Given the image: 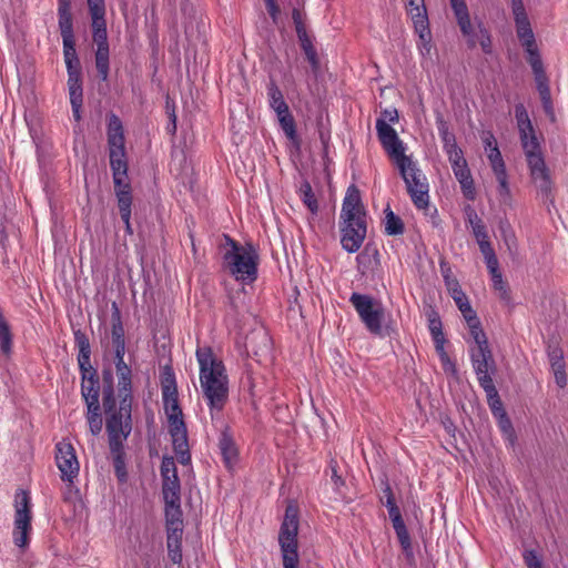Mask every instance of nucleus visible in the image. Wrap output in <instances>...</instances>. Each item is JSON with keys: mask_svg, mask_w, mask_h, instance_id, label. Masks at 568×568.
<instances>
[{"mask_svg": "<svg viewBox=\"0 0 568 568\" xmlns=\"http://www.w3.org/2000/svg\"><path fill=\"white\" fill-rule=\"evenodd\" d=\"M195 356L201 392L211 416L214 417L223 410L229 399L230 382L226 368L210 346H199Z\"/></svg>", "mask_w": 568, "mask_h": 568, "instance_id": "obj_1", "label": "nucleus"}, {"mask_svg": "<svg viewBox=\"0 0 568 568\" xmlns=\"http://www.w3.org/2000/svg\"><path fill=\"white\" fill-rule=\"evenodd\" d=\"M384 135L387 140H383V149L398 169L414 205L418 210L427 209L429 185L426 175L413 156L406 154L407 146L399 136L393 134L392 131H387Z\"/></svg>", "mask_w": 568, "mask_h": 568, "instance_id": "obj_2", "label": "nucleus"}, {"mask_svg": "<svg viewBox=\"0 0 568 568\" xmlns=\"http://www.w3.org/2000/svg\"><path fill=\"white\" fill-rule=\"evenodd\" d=\"M341 219L343 220L342 246L348 253H355L365 240L366 222L359 191L354 185L347 189L342 205Z\"/></svg>", "mask_w": 568, "mask_h": 568, "instance_id": "obj_3", "label": "nucleus"}, {"mask_svg": "<svg viewBox=\"0 0 568 568\" xmlns=\"http://www.w3.org/2000/svg\"><path fill=\"white\" fill-rule=\"evenodd\" d=\"M230 247L223 255L225 268L236 281L251 284L257 278V265L260 261L256 248L251 245H240L226 237Z\"/></svg>", "mask_w": 568, "mask_h": 568, "instance_id": "obj_4", "label": "nucleus"}, {"mask_svg": "<svg viewBox=\"0 0 568 568\" xmlns=\"http://www.w3.org/2000/svg\"><path fill=\"white\" fill-rule=\"evenodd\" d=\"M131 404L128 396L123 397L116 409L112 392L104 394L103 406L106 413V430L112 449L120 446L131 433Z\"/></svg>", "mask_w": 568, "mask_h": 568, "instance_id": "obj_5", "label": "nucleus"}, {"mask_svg": "<svg viewBox=\"0 0 568 568\" xmlns=\"http://www.w3.org/2000/svg\"><path fill=\"white\" fill-rule=\"evenodd\" d=\"M55 465L60 471V478L67 484L63 494L65 500H72L78 497L79 489L74 487V481L80 474V462L75 448L68 439H62L55 444Z\"/></svg>", "mask_w": 568, "mask_h": 568, "instance_id": "obj_6", "label": "nucleus"}, {"mask_svg": "<svg viewBox=\"0 0 568 568\" xmlns=\"http://www.w3.org/2000/svg\"><path fill=\"white\" fill-rule=\"evenodd\" d=\"M298 511L294 505H288L285 509L283 523L278 534V544L281 546L283 568H297L298 558Z\"/></svg>", "mask_w": 568, "mask_h": 568, "instance_id": "obj_7", "label": "nucleus"}, {"mask_svg": "<svg viewBox=\"0 0 568 568\" xmlns=\"http://www.w3.org/2000/svg\"><path fill=\"white\" fill-rule=\"evenodd\" d=\"M457 24L462 34L466 38L469 48L480 45L485 53H491V39L489 31L478 21L476 27L473 26L465 0L450 3Z\"/></svg>", "mask_w": 568, "mask_h": 568, "instance_id": "obj_8", "label": "nucleus"}, {"mask_svg": "<svg viewBox=\"0 0 568 568\" xmlns=\"http://www.w3.org/2000/svg\"><path fill=\"white\" fill-rule=\"evenodd\" d=\"M523 151L532 184L537 189L538 194L548 199L551 195L554 182L550 170L546 164L540 143L532 145L526 143Z\"/></svg>", "mask_w": 568, "mask_h": 568, "instance_id": "obj_9", "label": "nucleus"}, {"mask_svg": "<svg viewBox=\"0 0 568 568\" xmlns=\"http://www.w3.org/2000/svg\"><path fill=\"white\" fill-rule=\"evenodd\" d=\"M31 500L26 490H18L14 496V521L12 540L16 547L24 551L29 547L31 526Z\"/></svg>", "mask_w": 568, "mask_h": 568, "instance_id": "obj_10", "label": "nucleus"}, {"mask_svg": "<svg viewBox=\"0 0 568 568\" xmlns=\"http://www.w3.org/2000/svg\"><path fill=\"white\" fill-rule=\"evenodd\" d=\"M349 302L366 329L374 335H381L385 317L383 304L371 295L361 293H353L349 297Z\"/></svg>", "mask_w": 568, "mask_h": 568, "instance_id": "obj_11", "label": "nucleus"}, {"mask_svg": "<svg viewBox=\"0 0 568 568\" xmlns=\"http://www.w3.org/2000/svg\"><path fill=\"white\" fill-rule=\"evenodd\" d=\"M474 346L470 348V359L476 373L479 385L493 382L490 372L494 371L495 363L488 341L484 331L477 329L470 333Z\"/></svg>", "mask_w": 568, "mask_h": 568, "instance_id": "obj_12", "label": "nucleus"}, {"mask_svg": "<svg viewBox=\"0 0 568 568\" xmlns=\"http://www.w3.org/2000/svg\"><path fill=\"white\" fill-rule=\"evenodd\" d=\"M108 145L112 175L128 172L123 125L115 114L109 116Z\"/></svg>", "mask_w": 568, "mask_h": 568, "instance_id": "obj_13", "label": "nucleus"}, {"mask_svg": "<svg viewBox=\"0 0 568 568\" xmlns=\"http://www.w3.org/2000/svg\"><path fill=\"white\" fill-rule=\"evenodd\" d=\"M162 398H163V406L164 412L168 417V423L170 425L182 424L183 420V414L179 406L178 400V389L175 382L173 379L163 384L162 386Z\"/></svg>", "mask_w": 568, "mask_h": 568, "instance_id": "obj_14", "label": "nucleus"}, {"mask_svg": "<svg viewBox=\"0 0 568 568\" xmlns=\"http://www.w3.org/2000/svg\"><path fill=\"white\" fill-rule=\"evenodd\" d=\"M488 158L491 170L498 182V193L501 197L506 199L510 195V189L508 184V176L506 171L505 161L499 151V148L485 151Z\"/></svg>", "mask_w": 568, "mask_h": 568, "instance_id": "obj_15", "label": "nucleus"}, {"mask_svg": "<svg viewBox=\"0 0 568 568\" xmlns=\"http://www.w3.org/2000/svg\"><path fill=\"white\" fill-rule=\"evenodd\" d=\"M93 42L97 45L95 67L102 81H106L109 77V42L108 31L92 32Z\"/></svg>", "mask_w": 568, "mask_h": 568, "instance_id": "obj_16", "label": "nucleus"}, {"mask_svg": "<svg viewBox=\"0 0 568 568\" xmlns=\"http://www.w3.org/2000/svg\"><path fill=\"white\" fill-rule=\"evenodd\" d=\"M114 183V193L118 201V206L121 217H126L131 214L132 207V190L130 183L126 181L128 172L112 175Z\"/></svg>", "mask_w": 568, "mask_h": 568, "instance_id": "obj_17", "label": "nucleus"}, {"mask_svg": "<svg viewBox=\"0 0 568 568\" xmlns=\"http://www.w3.org/2000/svg\"><path fill=\"white\" fill-rule=\"evenodd\" d=\"M169 433L172 438L173 449L182 465H186L191 460L189 452L187 432L185 423L170 425Z\"/></svg>", "mask_w": 568, "mask_h": 568, "instance_id": "obj_18", "label": "nucleus"}, {"mask_svg": "<svg viewBox=\"0 0 568 568\" xmlns=\"http://www.w3.org/2000/svg\"><path fill=\"white\" fill-rule=\"evenodd\" d=\"M515 118L517 121L521 148H525L526 143L531 145L540 143L529 119L528 112L523 104H517L515 106Z\"/></svg>", "mask_w": 568, "mask_h": 568, "instance_id": "obj_19", "label": "nucleus"}, {"mask_svg": "<svg viewBox=\"0 0 568 568\" xmlns=\"http://www.w3.org/2000/svg\"><path fill=\"white\" fill-rule=\"evenodd\" d=\"M81 394L87 404V408L98 407L99 403V381L94 377V372L83 368Z\"/></svg>", "mask_w": 568, "mask_h": 568, "instance_id": "obj_20", "label": "nucleus"}, {"mask_svg": "<svg viewBox=\"0 0 568 568\" xmlns=\"http://www.w3.org/2000/svg\"><path fill=\"white\" fill-rule=\"evenodd\" d=\"M517 36L525 48L528 55V62L532 61L534 58H540L534 32L530 28L529 20H523L516 22Z\"/></svg>", "mask_w": 568, "mask_h": 568, "instance_id": "obj_21", "label": "nucleus"}, {"mask_svg": "<svg viewBox=\"0 0 568 568\" xmlns=\"http://www.w3.org/2000/svg\"><path fill=\"white\" fill-rule=\"evenodd\" d=\"M398 122V112L396 109H385L382 111V116L376 120V132L381 144L383 145V139L386 141L387 131H392L393 134L398 136L396 130L389 123Z\"/></svg>", "mask_w": 568, "mask_h": 568, "instance_id": "obj_22", "label": "nucleus"}, {"mask_svg": "<svg viewBox=\"0 0 568 568\" xmlns=\"http://www.w3.org/2000/svg\"><path fill=\"white\" fill-rule=\"evenodd\" d=\"M115 368L120 395L122 396V398L128 396V398H130V400L132 402L131 368L125 364L124 357L115 358Z\"/></svg>", "mask_w": 568, "mask_h": 568, "instance_id": "obj_23", "label": "nucleus"}, {"mask_svg": "<svg viewBox=\"0 0 568 568\" xmlns=\"http://www.w3.org/2000/svg\"><path fill=\"white\" fill-rule=\"evenodd\" d=\"M454 301L467 323L469 333L480 329V322L476 315V312L470 306L466 294L464 293L463 295L455 297Z\"/></svg>", "mask_w": 568, "mask_h": 568, "instance_id": "obj_24", "label": "nucleus"}, {"mask_svg": "<svg viewBox=\"0 0 568 568\" xmlns=\"http://www.w3.org/2000/svg\"><path fill=\"white\" fill-rule=\"evenodd\" d=\"M414 29L415 32L419 37V42L417 44L418 50L422 55H428L432 51V36H430V29H429V22L428 18L414 21Z\"/></svg>", "mask_w": 568, "mask_h": 568, "instance_id": "obj_25", "label": "nucleus"}, {"mask_svg": "<svg viewBox=\"0 0 568 568\" xmlns=\"http://www.w3.org/2000/svg\"><path fill=\"white\" fill-rule=\"evenodd\" d=\"M88 7L91 17L92 32L106 30L104 0L88 2Z\"/></svg>", "mask_w": 568, "mask_h": 568, "instance_id": "obj_26", "label": "nucleus"}, {"mask_svg": "<svg viewBox=\"0 0 568 568\" xmlns=\"http://www.w3.org/2000/svg\"><path fill=\"white\" fill-rule=\"evenodd\" d=\"M59 16V29L62 37V41L73 40V23L71 8H58Z\"/></svg>", "mask_w": 568, "mask_h": 568, "instance_id": "obj_27", "label": "nucleus"}, {"mask_svg": "<svg viewBox=\"0 0 568 568\" xmlns=\"http://www.w3.org/2000/svg\"><path fill=\"white\" fill-rule=\"evenodd\" d=\"M63 55L68 73L81 71L80 61L75 51V42L73 40L62 41Z\"/></svg>", "mask_w": 568, "mask_h": 568, "instance_id": "obj_28", "label": "nucleus"}, {"mask_svg": "<svg viewBox=\"0 0 568 568\" xmlns=\"http://www.w3.org/2000/svg\"><path fill=\"white\" fill-rule=\"evenodd\" d=\"M465 214H466L467 223L470 226L475 239L479 240V239L487 237L488 234L486 231V226L483 223L481 219L476 213V211L473 207L468 206L465 210Z\"/></svg>", "mask_w": 568, "mask_h": 568, "instance_id": "obj_29", "label": "nucleus"}, {"mask_svg": "<svg viewBox=\"0 0 568 568\" xmlns=\"http://www.w3.org/2000/svg\"><path fill=\"white\" fill-rule=\"evenodd\" d=\"M165 523L169 525H182L181 499H164Z\"/></svg>", "mask_w": 568, "mask_h": 568, "instance_id": "obj_30", "label": "nucleus"}, {"mask_svg": "<svg viewBox=\"0 0 568 568\" xmlns=\"http://www.w3.org/2000/svg\"><path fill=\"white\" fill-rule=\"evenodd\" d=\"M480 386L483 387V389L486 393L487 402H488L489 408H490L494 417L499 415L500 413H505L503 403L498 396V392L494 385V382L486 383Z\"/></svg>", "mask_w": 568, "mask_h": 568, "instance_id": "obj_31", "label": "nucleus"}, {"mask_svg": "<svg viewBox=\"0 0 568 568\" xmlns=\"http://www.w3.org/2000/svg\"><path fill=\"white\" fill-rule=\"evenodd\" d=\"M529 64L535 75L538 92L541 93L545 91H549L550 89L548 85V79L544 70L541 58H534L532 61L529 62Z\"/></svg>", "mask_w": 568, "mask_h": 568, "instance_id": "obj_32", "label": "nucleus"}, {"mask_svg": "<svg viewBox=\"0 0 568 568\" xmlns=\"http://www.w3.org/2000/svg\"><path fill=\"white\" fill-rule=\"evenodd\" d=\"M356 262L361 273L365 274L373 263L378 262V251L375 247L366 246L357 256Z\"/></svg>", "mask_w": 568, "mask_h": 568, "instance_id": "obj_33", "label": "nucleus"}, {"mask_svg": "<svg viewBox=\"0 0 568 568\" xmlns=\"http://www.w3.org/2000/svg\"><path fill=\"white\" fill-rule=\"evenodd\" d=\"M267 98L270 108L273 111L288 108L287 103L284 100V95L280 88L276 85L274 81H271L267 84Z\"/></svg>", "mask_w": 568, "mask_h": 568, "instance_id": "obj_34", "label": "nucleus"}, {"mask_svg": "<svg viewBox=\"0 0 568 568\" xmlns=\"http://www.w3.org/2000/svg\"><path fill=\"white\" fill-rule=\"evenodd\" d=\"M70 101H83L81 71L68 73Z\"/></svg>", "mask_w": 568, "mask_h": 568, "instance_id": "obj_35", "label": "nucleus"}, {"mask_svg": "<svg viewBox=\"0 0 568 568\" xmlns=\"http://www.w3.org/2000/svg\"><path fill=\"white\" fill-rule=\"evenodd\" d=\"M163 499H181V485L179 476L162 480Z\"/></svg>", "mask_w": 568, "mask_h": 568, "instance_id": "obj_36", "label": "nucleus"}, {"mask_svg": "<svg viewBox=\"0 0 568 568\" xmlns=\"http://www.w3.org/2000/svg\"><path fill=\"white\" fill-rule=\"evenodd\" d=\"M404 2L413 22L428 18L424 0H404Z\"/></svg>", "mask_w": 568, "mask_h": 568, "instance_id": "obj_37", "label": "nucleus"}, {"mask_svg": "<svg viewBox=\"0 0 568 568\" xmlns=\"http://www.w3.org/2000/svg\"><path fill=\"white\" fill-rule=\"evenodd\" d=\"M385 232L388 235H399L404 232L402 220L393 211H385Z\"/></svg>", "mask_w": 568, "mask_h": 568, "instance_id": "obj_38", "label": "nucleus"}, {"mask_svg": "<svg viewBox=\"0 0 568 568\" xmlns=\"http://www.w3.org/2000/svg\"><path fill=\"white\" fill-rule=\"evenodd\" d=\"M427 321H428V329H429L432 339L436 341V339L445 338V335L443 332L442 320L436 311L430 310L427 313Z\"/></svg>", "mask_w": 568, "mask_h": 568, "instance_id": "obj_39", "label": "nucleus"}, {"mask_svg": "<svg viewBox=\"0 0 568 568\" xmlns=\"http://www.w3.org/2000/svg\"><path fill=\"white\" fill-rule=\"evenodd\" d=\"M112 342L115 352V358L124 357L125 354V341L124 331L121 323L114 324L112 327Z\"/></svg>", "mask_w": 568, "mask_h": 568, "instance_id": "obj_40", "label": "nucleus"}, {"mask_svg": "<svg viewBox=\"0 0 568 568\" xmlns=\"http://www.w3.org/2000/svg\"><path fill=\"white\" fill-rule=\"evenodd\" d=\"M12 345V334L6 318L0 313V349L4 354H10Z\"/></svg>", "mask_w": 568, "mask_h": 568, "instance_id": "obj_41", "label": "nucleus"}, {"mask_svg": "<svg viewBox=\"0 0 568 568\" xmlns=\"http://www.w3.org/2000/svg\"><path fill=\"white\" fill-rule=\"evenodd\" d=\"M220 449L225 464L231 466L236 458V448L232 439L225 434L220 439Z\"/></svg>", "mask_w": 568, "mask_h": 568, "instance_id": "obj_42", "label": "nucleus"}, {"mask_svg": "<svg viewBox=\"0 0 568 568\" xmlns=\"http://www.w3.org/2000/svg\"><path fill=\"white\" fill-rule=\"evenodd\" d=\"M87 419L91 434L94 436L99 435L103 425L100 413V405L95 407V409H93V407L87 408Z\"/></svg>", "mask_w": 568, "mask_h": 568, "instance_id": "obj_43", "label": "nucleus"}, {"mask_svg": "<svg viewBox=\"0 0 568 568\" xmlns=\"http://www.w3.org/2000/svg\"><path fill=\"white\" fill-rule=\"evenodd\" d=\"M444 151L446 152V154L448 156L452 169L467 163L464 158V153H463L462 149L457 144H455L453 146L450 145L449 148L445 149Z\"/></svg>", "mask_w": 568, "mask_h": 568, "instance_id": "obj_44", "label": "nucleus"}, {"mask_svg": "<svg viewBox=\"0 0 568 568\" xmlns=\"http://www.w3.org/2000/svg\"><path fill=\"white\" fill-rule=\"evenodd\" d=\"M178 470L174 458L171 456H164L161 463V477L168 479L169 477H176Z\"/></svg>", "mask_w": 568, "mask_h": 568, "instance_id": "obj_45", "label": "nucleus"}, {"mask_svg": "<svg viewBox=\"0 0 568 568\" xmlns=\"http://www.w3.org/2000/svg\"><path fill=\"white\" fill-rule=\"evenodd\" d=\"M438 133L443 142L444 150L450 145L457 144L455 135L449 131L446 122L443 120L438 121Z\"/></svg>", "mask_w": 568, "mask_h": 568, "instance_id": "obj_46", "label": "nucleus"}, {"mask_svg": "<svg viewBox=\"0 0 568 568\" xmlns=\"http://www.w3.org/2000/svg\"><path fill=\"white\" fill-rule=\"evenodd\" d=\"M301 193L303 202L310 209L311 212L315 213L318 209L317 201L312 192V187L308 183L301 186Z\"/></svg>", "mask_w": 568, "mask_h": 568, "instance_id": "obj_47", "label": "nucleus"}, {"mask_svg": "<svg viewBox=\"0 0 568 568\" xmlns=\"http://www.w3.org/2000/svg\"><path fill=\"white\" fill-rule=\"evenodd\" d=\"M278 123H280L281 129L284 131L285 135L287 136V139H290L291 141H295L297 135H296V128H295V121H294L293 115L290 114L288 116L284 118L282 121H280Z\"/></svg>", "mask_w": 568, "mask_h": 568, "instance_id": "obj_48", "label": "nucleus"}, {"mask_svg": "<svg viewBox=\"0 0 568 568\" xmlns=\"http://www.w3.org/2000/svg\"><path fill=\"white\" fill-rule=\"evenodd\" d=\"M329 469H331V481L333 485V489L336 491L338 497H344L343 488L345 486V483L342 479V477L337 474L336 465L331 464Z\"/></svg>", "mask_w": 568, "mask_h": 568, "instance_id": "obj_49", "label": "nucleus"}, {"mask_svg": "<svg viewBox=\"0 0 568 568\" xmlns=\"http://www.w3.org/2000/svg\"><path fill=\"white\" fill-rule=\"evenodd\" d=\"M556 384L559 387H565L567 384V376L565 371V362H555L554 366H551Z\"/></svg>", "mask_w": 568, "mask_h": 568, "instance_id": "obj_50", "label": "nucleus"}, {"mask_svg": "<svg viewBox=\"0 0 568 568\" xmlns=\"http://www.w3.org/2000/svg\"><path fill=\"white\" fill-rule=\"evenodd\" d=\"M495 418L497 419L498 426H499L500 430L503 432V434L505 436H507L509 439H511V437L514 435V429L511 426V422L508 418L506 412L500 413L499 415L495 416Z\"/></svg>", "mask_w": 568, "mask_h": 568, "instance_id": "obj_51", "label": "nucleus"}, {"mask_svg": "<svg viewBox=\"0 0 568 568\" xmlns=\"http://www.w3.org/2000/svg\"><path fill=\"white\" fill-rule=\"evenodd\" d=\"M490 276H491L494 290L499 293L501 298H507L508 297L507 285L503 280L501 272L499 271L495 274H491Z\"/></svg>", "mask_w": 568, "mask_h": 568, "instance_id": "obj_52", "label": "nucleus"}, {"mask_svg": "<svg viewBox=\"0 0 568 568\" xmlns=\"http://www.w3.org/2000/svg\"><path fill=\"white\" fill-rule=\"evenodd\" d=\"M168 556L173 564L180 565L182 562L181 542H166Z\"/></svg>", "mask_w": 568, "mask_h": 568, "instance_id": "obj_53", "label": "nucleus"}, {"mask_svg": "<svg viewBox=\"0 0 568 568\" xmlns=\"http://www.w3.org/2000/svg\"><path fill=\"white\" fill-rule=\"evenodd\" d=\"M523 556L527 568H544L542 561L535 550H526Z\"/></svg>", "mask_w": 568, "mask_h": 568, "instance_id": "obj_54", "label": "nucleus"}, {"mask_svg": "<svg viewBox=\"0 0 568 568\" xmlns=\"http://www.w3.org/2000/svg\"><path fill=\"white\" fill-rule=\"evenodd\" d=\"M396 536L398 538V541L404 549V551L409 552L412 551V541L410 536L406 527L399 528L395 530Z\"/></svg>", "mask_w": 568, "mask_h": 568, "instance_id": "obj_55", "label": "nucleus"}, {"mask_svg": "<svg viewBox=\"0 0 568 568\" xmlns=\"http://www.w3.org/2000/svg\"><path fill=\"white\" fill-rule=\"evenodd\" d=\"M183 528L182 525L166 526V542L175 541L181 542Z\"/></svg>", "mask_w": 568, "mask_h": 568, "instance_id": "obj_56", "label": "nucleus"}, {"mask_svg": "<svg viewBox=\"0 0 568 568\" xmlns=\"http://www.w3.org/2000/svg\"><path fill=\"white\" fill-rule=\"evenodd\" d=\"M89 358H90V346H89V343L85 338H83L82 341H80V354H79V365L81 367V369L84 368V365L89 363Z\"/></svg>", "mask_w": 568, "mask_h": 568, "instance_id": "obj_57", "label": "nucleus"}, {"mask_svg": "<svg viewBox=\"0 0 568 568\" xmlns=\"http://www.w3.org/2000/svg\"><path fill=\"white\" fill-rule=\"evenodd\" d=\"M459 184H460V189H462V192L465 195V197L468 200H474L475 199V186H474L473 176L462 180L459 182Z\"/></svg>", "mask_w": 568, "mask_h": 568, "instance_id": "obj_58", "label": "nucleus"}, {"mask_svg": "<svg viewBox=\"0 0 568 568\" xmlns=\"http://www.w3.org/2000/svg\"><path fill=\"white\" fill-rule=\"evenodd\" d=\"M301 47H302L303 51L305 52V55H306L308 62L311 63V65L313 67V69H317V67H318L317 54H316V51H315L312 42L304 43Z\"/></svg>", "mask_w": 568, "mask_h": 568, "instance_id": "obj_59", "label": "nucleus"}, {"mask_svg": "<svg viewBox=\"0 0 568 568\" xmlns=\"http://www.w3.org/2000/svg\"><path fill=\"white\" fill-rule=\"evenodd\" d=\"M480 139H481V142L484 144L485 151L491 150V149L498 146L497 140H496L494 133L491 131H489V130L483 131L480 133Z\"/></svg>", "mask_w": 568, "mask_h": 568, "instance_id": "obj_60", "label": "nucleus"}, {"mask_svg": "<svg viewBox=\"0 0 568 568\" xmlns=\"http://www.w3.org/2000/svg\"><path fill=\"white\" fill-rule=\"evenodd\" d=\"M476 242L479 246L480 253L483 254L484 258L496 256L495 251L488 240V236L485 239L476 240Z\"/></svg>", "mask_w": 568, "mask_h": 568, "instance_id": "obj_61", "label": "nucleus"}, {"mask_svg": "<svg viewBox=\"0 0 568 568\" xmlns=\"http://www.w3.org/2000/svg\"><path fill=\"white\" fill-rule=\"evenodd\" d=\"M440 361V364H442V367H443V371L447 374V375H456L457 373V369H456V365L455 363L452 361V358L449 357L448 354H446L445 356H442L439 358Z\"/></svg>", "mask_w": 568, "mask_h": 568, "instance_id": "obj_62", "label": "nucleus"}, {"mask_svg": "<svg viewBox=\"0 0 568 568\" xmlns=\"http://www.w3.org/2000/svg\"><path fill=\"white\" fill-rule=\"evenodd\" d=\"M440 361V364H442V367H443V371L447 374V375H456L457 373V369H456V365L455 363L452 361V358L449 357L448 354H446L445 356H442L439 358Z\"/></svg>", "mask_w": 568, "mask_h": 568, "instance_id": "obj_63", "label": "nucleus"}, {"mask_svg": "<svg viewBox=\"0 0 568 568\" xmlns=\"http://www.w3.org/2000/svg\"><path fill=\"white\" fill-rule=\"evenodd\" d=\"M513 12L515 22L528 19L521 0H513Z\"/></svg>", "mask_w": 568, "mask_h": 568, "instance_id": "obj_64", "label": "nucleus"}]
</instances>
